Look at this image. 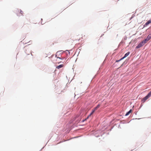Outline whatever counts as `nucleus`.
Wrapping results in <instances>:
<instances>
[{"instance_id":"3","label":"nucleus","mask_w":151,"mask_h":151,"mask_svg":"<svg viewBox=\"0 0 151 151\" xmlns=\"http://www.w3.org/2000/svg\"><path fill=\"white\" fill-rule=\"evenodd\" d=\"M130 53V52H128L126 54H125V55H124V57H123V58H122L120 60H116V62H118L120 61L121 60L123 59H124V58L126 57H127L129 54Z\"/></svg>"},{"instance_id":"6","label":"nucleus","mask_w":151,"mask_h":151,"mask_svg":"<svg viewBox=\"0 0 151 151\" xmlns=\"http://www.w3.org/2000/svg\"><path fill=\"white\" fill-rule=\"evenodd\" d=\"M132 111V110L130 109L128 112L125 115V116H127L129 115Z\"/></svg>"},{"instance_id":"7","label":"nucleus","mask_w":151,"mask_h":151,"mask_svg":"<svg viewBox=\"0 0 151 151\" xmlns=\"http://www.w3.org/2000/svg\"><path fill=\"white\" fill-rule=\"evenodd\" d=\"M146 38L149 40L151 38V34H149Z\"/></svg>"},{"instance_id":"12","label":"nucleus","mask_w":151,"mask_h":151,"mask_svg":"<svg viewBox=\"0 0 151 151\" xmlns=\"http://www.w3.org/2000/svg\"><path fill=\"white\" fill-rule=\"evenodd\" d=\"M20 13L21 14H22L23 13V12L22 11H20Z\"/></svg>"},{"instance_id":"4","label":"nucleus","mask_w":151,"mask_h":151,"mask_svg":"<svg viewBox=\"0 0 151 151\" xmlns=\"http://www.w3.org/2000/svg\"><path fill=\"white\" fill-rule=\"evenodd\" d=\"M58 52H57L56 53V54L55 55V57L57 58H59V59H63V58H61V57H60L61 56V55H60V56L59 55H58Z\"/></svg>"},{"instance_id":"5","label":"nucleus","mask_w":151,"mask_h":151,"mask_svg":"<svg viewBox=\"0 0 151 151\" xmlns=\"http://www.w3.org/2000/svg\"><path fill=\"white\" fill-rule=\"evenodd\" d=\"M63 64L60 65L56 67V68L58 69H59L60 68L63 67Z\"/></svg>"},{"instance_id":"1","label":"nucleus","mask_w":151,"mask_h":151,"mask_svg":"<svg viewBox=\"0 0 151 151\" xmlns=\"http://www.w3.org/2000/svg\"><path fill=\"white\" fill-rule=\"evenodd\" d=\"M151 96V91L145 97L143 98L142 100V101L144 103Z\"/></svg>"},{"instance_id":"2","label":"nucleus","mask_w":151,"mask_h":151,"mask_svg":"<svg viewBox=\"0 0 151 151\" xmlns=\"http://www.w3.org/2000/svg\"><path fill=\"white\" fill-rule=\"evenodd\" d=\"M144 45V43L142 41L137 46H136V48L137 49L143 46Z\"/></svg>"},{"instance_id":"8","label":"nucleus","mask_w":151,"mask_h":151,"mask_svg":"<svg viewBox=\"0 0 151 151\" xmlns=\"http://www.w3.org/2000/svg\"><path fill=\"white\" fill-rule=\"evenodd\" d=\"M151 23V20H149L148 21H147L145 24V25H148L150 23Z\"/></svg>"},{"instance_id":"10","label":"nucleus","mask_w":151,"mask_h":151,"mask_svg":"<svg viewBox=\"0 0 151 151\" xmlns=\"http://www.w3.org/2000/svg\"><path fill=\"white\" fill-rule=\"evenodd\" d=\"M100 106V104H98L97 106L95 107V110H97L98 108H99Z\"/></svg>"},{"instance_id":"13","label":"nucleus","mask_w":151,"mask_h":151,"mask_svg":"<svg viewBox=\"0 0 151 151\" xmlns=\"http://www.w3.org/2000/svg\"><path fill=\"white\" fill-rule=\"evenodd\" d=\"M88 118V116L87 118V119Z\"/></svg>"},{"instance_id":"9","label":"nucleus","mask_w":151,"mask_h":151,"mask_svg":"<svg viewBox=\"0 0 151 151\" xmlns=\"http://www.w3.org/2000/svg\"><path fill=\"white\" fill-rule=\"evenodd\" d=\"M149 40H148L146 38V39H145L144 40L142 41V42H143L144 43V44H145Z\"/></svg>"},{"instance_id":"11","label":"nucleus","mask_w":151,"mask_h":151,"mask_svg":"<svg viewBox=\"0 0 151 151\" xmlns=\"http://www.w3.org/2000/svg\"><path fill=\"white\" fill-rule=\"evenodd\" d=\"M95 110V108H94V109H93V110H92V112L89 115V116H90V115H91L92 114H93V112H94L95 111V110Z\"/></svg>"}]
</instances>
